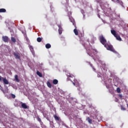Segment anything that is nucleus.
Wrapping results in <instances>:
<instances>
[{"mask_svg": "<svg viewBox=\"0 0 128 128\" xmlns=\"http://www.w3.org/2000/svg\"><path fill=\"white\" fill-rule=\"evenodd\" d=\"M15 80L17 82H20V80H18V75L15 76Z\"/></svg>", "mask_w": 128, "mask_h": 128, "instance_id": "obj_19", "label": "nucleus"}, {"mask_svg": "<svg viewBox=\"0 0 128 128\" xmlns=\"http://www.w3.org/2000/svg\"><path fill=\"white\" fill-rule=\"evenodd\" d=\"M108 10H110V12L112 11V8H110Z\"/></svg>", "mask_w": 128, "mask_h": 128, "instance_id": "obj_32", "label": "nucleus"}, {"mask_svg": "<svg viewBox=\"0 0 128 128\" xmlns=\"http://www.w3.org/2000/svg\"><path fill=\"white\" fill-rule=\"evenodd\" d=\"M72 84L75 86H76V88H78V86H80V82H78V80L76 79L74 80V82H72Z\"/></svg>", "mask_w": 128, "mask_h": 128, "instance_id": "obj_7", "label": "nucleus"}, {"mask_svg": "<svg viewBox=\"0 0 128 128\" xmlns=\"http://www.w3.org/2000/svg\"><path fill=\"white\" fill-rule=\"evenodd\" d=\"M74 34H75L76 36H78V31L76 28L74 29Z\"/></svg>", "mask_w": 128, "mask_h": 128, "instance_id": "obj_14", "label": "nucleus"}, {"mask_svg": "<svg viewBox=\"0 0 128 128\" xmlns=\"http://www.w3.org/2000/svg\"><path fill=\"white\" fill-rule=\"evenodd\" d=\"M66 76H68V78H67V81L68 82H70H70H72V78H73V80H74V76L73 75L70 74L68 73L66 74Z\"/></svg>", "mask_w": 128, "mask_h": 128, "instance_id": "obj_5", "label": "nucleus"}, {"mask_svg": "<svg viewBox=\"0 0 128 128\" xmlns=\"http://www.w3.org/2000/svg\"><path fill=\"white\" fill-rule=\"evenodd\" d=\"M74 26H75L76 28V25H74Z\"/></svg>", "mask_w": 128, "mask_h": 128, "instance_id": "obj_33", "label": "nucleus"}, {"mask_svg": "<svg viewBox=\"0 0 128 128\" xmlns=\"http://www.w3.org/2000/svg\"><path fill=\"white\" fill-rule=\"evenodd\" d=\"M3 82L5 84H10V82H8V80L6 78H3Z\"/></svg>", "mask_w": 128, "mask_h": 128, "instance_id": "obj_11", "label": "nucleus"}, {"mask_svg": "<svg viewBox=\"0 0 128 128\" xmlns=\"http://www.w3.org/2000/svg\"><path fill=\"white\" fill-rule=\"evenodd\" d=\"M58 26L59 28H58L59 34H62V26H60V25H58Z\"/></svg>", "mask_w": 128, "mask_h": 128, "instance_id": "obj_8", "label": "nucleus"}, {"mask_svg": "<svg viewBox=\"0 0 128 128\" xmlns=\"http://www.w3.org/2000/svg\"><path fill=\"white\" fill-rule=\"evenodd\" d=\"M58 81L56 79H54L53 80V84H58Z\"/></svg>", "mask_w": 128, "mask_h": 128, "instance_id": "obj_17", "label": "nucleus"}, {"mask_svg": "<svg viewBox=\"0 0 128 128\" xmlns=\"http://www.w3.org/2000/svg\"><path fill=\"white\" fill-rule=\"evenodd\" d=\"M72 22L74 26V21H72Z\"/></svg>", "mask_w": 128, "mask_h": 128, "instance_id": "obj_31", "label": "nucleus"}, {"mask_svg": "<svg viewBox=\"0 0 128 128\" xmlns=\"http://www.w3.org/2000/svg\"><path fill=\"white\" fill-rule=\"evenodd\" d=\"M99 38H100V42H101V44H103V46H104L106 44V40L104 38V36L102 35L100 36L99 37Z\"/></svg>", "mask_w": 128, "mask_h": 128, "instance_id": "obj_4", "label": "nucleus"}, {"mask_svg": "<svg viewBox=\"0 0 128 128\" xmlns=\"http://www.w3.org/2000/svg\"><path fill=\"white\" fill-rule=\"evenodd\" d=\"M38 121H39V122H40V119H39Z\"/></svg>", "mask_w": 128, "mask_h": 128, "instance_id": "obj_34", "label": "nucleus"}, {"mask_svg": "<svg viewBox=\"0 0 128 128\" xmlns=\"http://www.w3.org/2000/svg\"><path fill=\"white\" fill-rule=\"evenodd\" d=\"M30 50H34V47H32V46H30Z\"/></svg>", "mask_w": 128, "mask_h": 128, "instance_id": "obj_30", "label": "nucleus"}, {"mask_svg": "<svg viewBox=\"0 0 128 128\" xmlns=\"http://www.w3.org/2000/svg\"><path fill=\"white\" fill-rule=\"evenodd\" d=\"M104 48H106V50H110V52H114V47H112V44H106L104 45Z\"/></svg>", "mask_w": 128, "mask_h": 128, "instance_id": "obj_3", "label": "nucleus"}, {"mask_svg": "<svg viewBox=\"0 0 128 128\" xmlns=\"http://www.w3.org/2000/svg\"><path fill=\"white\" fill-rule=\"evenodd\" d=\"M121 110H126V108L122 105L121 106Z\"/></svg>", "mask_w": 128, "mask_h": 128, "instance_id": "obj_25", "label": "nucleus"}, {"mask_svg": "<svg viewBox=\"0 0 128 128\" xmlns=\"http://www.w3.org/2000/svg\"><path fill=\"white\" fill-rule=\"evenodd\" d=\"M118 96H119V98H120L121 100H122V94H118Z\"/></svg>", "mask_w": 128, "mask_h": 128, "instance_id": "obj_26", "label": "nucleus"}, {"mask_svg": "<svg viewBox=\"0 0 128 128\" xmlns=\"http://www.w3.org/2000/svg\"><path fill=\"white\" fill-rule=\"evenodd\" d=\"M90 66L92 68V70H94V72H96V68H94V67L92 64L90 62H89Z\"/></svg>", "mask_w": 128, "mask_h": 128, "instance_id": "obj_22", "label": "nucleus"}, {"mask_svg": "<svg viewBox=\"0 0 128 128\" xmlns=\"http://www.w3.org/2000/svg\"><path fill=\"white\" fill-rule=\"evenodd\" d=\"M36 74H38V76H40V78H42V74L38 71L36 72Z\"/></svg>", "mask_w": 128, "mask_h": 128, "instance_id": "obj_18", "label": "nucleus"}, {"mask_svg": "<svg viewBox=\"0 0 128 128\" xmlns=\"http://www.w3.org/2000/svg\"><path fill=\"white\" fill-rule=\"evenodd\" d=\"M116 102H118V100H116Z\"/></svg>", "mask_w": 128, "mask_h": 128, "instance_id": "obj_36", "label": "nucleus"}, {"mask_svg": "<svg viewBox=\"0 0 128 128\" xmlns=\"http://www.w3.org/2000/svg\"><path fill=\"white\" fill-rule=\"evenodd\" d=\"M46 48H52V45H50V44H46Z\"/></svg>", "mask_w": 128, "mask_h": 128, "instance_id": "obj_16", "label": "nucleus"}, {"mask_svg": "<svg viewBox=\"0 0 128 128\" xmlns=\"http://www.w3.org/2000/svg\"><path fill=\"white\" fill-rule=\"evenodd\" d=\"M98 78H100V73H98Z\"/></svg>", "mask_w": 128, "mask_h": 128, "instance_id": "obj_29", "label": "nucleus"}, {"mask_svg": "<svg viewBox=\"0 0 128 128\" xmlns=\"http://www.w3.org/2000/svg\"><path fill=\"white\" fill-rule=\"evenodd\" d=\"M6 10L5 8H0V12H6Z\"/></svg>", "mask_w": 128, "mask_h": 128, "instance_id": "obj_21", "label": "nucleus"}, {"mask_svg": "<svg viewBox=\"0 0 128 128\" xmlns=\"http://www.w3.org/2000/svg\"><path fill=\"white\" fill-rule=\"evenodd\" d=\"M117 0V2H120V0Z\"/></svg>", "mask_w": 128, "mask_h": 128, "instance_id": "obj_35", "label": "nucleus"}, {"mask_svg": "<svg viewBox=\"0 0 128 128\" xmlns=\"http://www.w3.org/2000/svg\"><path fill=\"white\" fill-rule=\"evenodd\" d=\"M47 86L48 88H52V84L50 82H47Z\"/></svg>", "mask_w": 128, "mask_h": 128, "instance_id": "obj_20", "label": "nucleus"}, {"mask_svg": "<svg viewBox=\"0 0 128 128\" xmlns=\"http://www.w3.org/2000/svg\"><path fill=\"white\" fill-rule=\"evenodd\" d=\"M84 46L86 48L88 54L92 58L94 56L92 55V51L94 52H98V50H96V49L92 48V46L90 44V46L88 47H86V44H84Z\"/></svg>", "mask_w": 128, "mask_h": 128, "instance_id": "obj_1", "label": "nucleus"}, {"mask_svg": "<svg viewBox=\"0 0 128 128\" xmlns=\"http://www.w3.org/2000/svg\"><path fill=\"white\" fill-rule=\"evenodd\" d=\"M111 34H112L118 40H119V42H122V38H120V36L116 34V30H111Z\"/></svg>", "mask_w": 128, "mask_h": 128, "instance_id": "obj_2", "label": "nucleus"}, {"mask_svg": "<svg viewBox=\"0 0 128 128\" xmlns=\"http://www.w3.org/2000/svg\"><path fill=\"white\" fill-rule=\"evenodd\" d=\"M14 54L16 58H20V56H18V53L14 52Z\"/></svg>", "mask_w": 128, "mask_h": 128, "instance_id": "obj_13", "label": "nucleus"}, {"mask_svg": "<svg viewBox=\"0 0 128 128\" xmlns=\"http://www.w3.org/2000/svg\"><path fill=\"white\" fill-rule=\"evenodd\" d=\"M54 116L55 120H58V122H59L60 120V118L58 117V116L56 114L54 115Z\"/></svg>", "mask_w": 128, "mask_h": 128, "instance_id": "obj_10", "label": "nucleus"}, {"mask_svg": "<svg viewBox=\"0 0 128 128\" xmlns=\"http://www.w3.org/2000/svg\"><path fill=\"white\" fill-rule=\"evenodd\" d=\"M2 40L4 42H8L10 38H8V36H2Z\"/></svg>", "mask_w": 128, "mask_h": 128, "instance_id": "obj_6", "label": "nucleus"}, {"mask_svg": "<svg viewBox=\"0 0 128 128\" xmlns=\"http://www.w3.org/2000/svg\"><path fill=\"white\" fill-rule=\"evenodd\" d=\"M11 40L12 42H16V38L13 36L11 37Z\"/></svg>", "mask_w": 128, "mask_h": 128, "instance_id": "obj_15", "label": "nucleus"}, {"mask_svg": "<svg viewBox=\"0 0 128 128\" xmlns=\"http://www.w3.org/2000/svg\"><path fill=\"white\" fill-rule=\"evenodd\" d=\"M4 78L2 77V76H0V82H2V79L4 80Z\"/></svg>", "mask_w": 128, "mask_h": 128, "instance_id": "obj_28", "label": "nucleus"}, {"mask_svg": "<svg viewBox=\"0 0 128 128\" xmlns=\"http://www.w3.org/2000/svg\"><path fill=\"white\" fill-rule=\"evenodd\" d=\"M86 120H88L89 124H92V120L90 117L86 118Z\"/></svg>", "mask_w": 128, "mask_h": 128, "instance_id": "obj_12", "label": "nucleus"}, {"mask_svg": "<svg viewBox=\"0 0 128 128\" xmlns=\"http://www.w3.org/2000/svg\"><path fill=\"white\" fill-rule=\"evenodd\" d=\"M116 90H117V92H118V94H120V88H118Z\"/></svg>", "mask_w": 128, "mask_h": 128, "instance_id": "obj_24", "label": "nucleus"}, {"mask_svg": "<svg viewBox=\"0 0 128 128\" xmlns=\"http://www.w3.org/2000/svg\"><path fill=\"white\" fill-rule=\"evenodd\" d=\"M21 104H22V108H24L25 110L28 108V106H26V104L22 102H21Z\"/></svg>", "mask_w": 128, "mask_h": 128, "instance_id": "obj_9", "label": "nucleus"}, {"mask_svg": "<svg viewBox=\"0 0 128 128\" xmlns=\"http://www.w3.org/2000/svg\"><path fill=\"white\" fill-rule=\"evenodd\" d=\"M42 38H40V37H38V38H37V42H42Z\"/></svg>", "mask_w": 128, "mask_h": 128, "instance_id": "obj_23", "label": "nucleus"}, {"mask_svg": "<svg viewBox=\"0 0 128 128\" xmlns=\"http://www.w3.org/2000/svg\"><path fill=\"white\" fill-rule=\"evenodd\" d=\"M12 98H16V95H14V94H12Z\"/></svg>", "mask_w": 128, "mask_h": 128, "instance_id": "obj_27", "label": "nucleus"}]
</instances>
